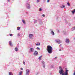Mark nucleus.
Listing matches in <instances>:
<instances>
[{"instance_id":"a211bd4d","label":"nucleus","mask_w":75,"mask_h":75,"mask_svg":"<svg viewBox=\"0 0 75 75\" xmlns=\"http://www.w3.org/2000/svg\"><path fill=\"white\" fill-rule=\"evenodd\" d=\"M16 51H18V48L17 47H16L15 48Z\"/></svg>"},{"instance_id":"f257e3e1","label":"nucleus","mask_w":75,"mask_h":75,"mask_svg":"<svg viewBox=\"0 0 75 75\" xmlns=\"http://www.w3.org/2000/svg\"><path fill=\"white\" fill-rule=\"evenodd\" d=\"M47 50L49 54H51L52 52V47L50 45L47 46Z\"/></svg>"},{"instance_id":"9b49d317","label":"nucleus","mask_w":75,"mask_h":75,"mask_svg":"<svg viewBox=\"0 0 75 75\" xmlns=\"http://www.w3.org/2000/svg\"><path fill=\"white\" fill-rule=\"evenodd\" d=\"M33 37V35L32 34H30L29 37L30 38H31V37Z\"/></svg>"},{"instance_id":"39448f33","label":"nucleus","mask_w":75,"mask_h":75,"mask_svg":"<svg viewBox=\"0 0 75 75\" xmlns=\"http://www.w3.org/2000/svg\"><path fill=\"white\" fill-rule=\"evenodd\" d=\"M55 41L57 42V43H58V44H61L62 42L60 41V40H55Z\"/></svg>"},{"instance_id":"37998d69","label":"nucleus","mask_w":75,"mask_h":75,"mask_svg":"<svg viewBox=\"0 0 75 75\" xmlns=\"http://www.w3.org/2000/svg\"><path fill=\"white\" fill-rule=\"evenodd\" d=\"M61 45H60V47H61Z\"/></svg>"},{"instance_id":"f03ea898","label":"nucleus","mask_w":75,"mask_h":75,"mask_svg":"<svg viewBox=\"0 0 75 75\" xmlns=\"http://www.w3.org/2000/svg\"><path fill=\"white\" fill-rule=\"evenodd\" d=\"M59 73L60 74H61L62 73H63V72H64V71L62 69V67L61 66L59 67Z\"/></svg>"},{"instance_id":"473e14b6","label":"nucleus","mask_w":75,"mask_h":75,"mask_svg":"<svg viewBox=\"0 0 75 75\" xmlns=\"http://www.w3.org/2000/svg\"><path fill=\"white\" fill-rule=\"evenodd\" d=\"M73 75H75V70L74 71V73L73 74Z\"/></svg>"},{"instance_id":"1a4fd4ad","label":"nucleus","mask_w":75,"mask_h":75,"mask_svg":"<svg viewBox=\"0 0 75 75\" xmlns=\"http://www.w3.org/2000/svg\"><path fill=\"white\" fill-rule=\"evenodd\" d=\"M30 51L31 52H34V48H30Z\"/></svg>"},{"instance_id":"a19ab883","label":"nucleus","mask_w":75,"mask_h":75,"mask_svg":"<svg viewBox=\"0 0 75 75\" xmlns=\"http://www.w3.org/2000/svg\"><path fill=\"white\" fill-rule=\"evenodd\" d=\"M56 58H57V57H55V59H56Z\"/></svg>"},{"instance_id":"9d476101","label":"nucleus","mask_w":75,"mask_h":75,"mask_svg":"<svg viewBox=\"0 0 75 75\" xmlns=\"http://www.w3.org/2000/svg\"><path fill=\"white\" fill-rule=\"evenodd\" d=\"M66 43H67V44H68L69 43V39H67L66 40Z\"/></svg>"},{"instance_id":"f8f14e48","label":"nucleus","mask_w":75,"mask_h":75,"mask_svg":"<svg viewBox=\"0 0 75 75\" xmlns=\"http://www.w3.org/2000/svg\"><path fill=\"white\" fill-rule=\"evenodd\" d=\"M9 44L10 46H11L12 47L13 46V45H12V43H11V42L10 41L9 42Z\"/></svg>"},{"instance_id":"c756f323","label":"nucleus","mask_w":75,"mask_h":75,"mask_svg":"<svg viewBox=\"0 0 75 75\" xmlns=\"http://www.w3.org/2000/svg\"><path fill=\"white\" fill-rule=\"evenodd\" d=\"M47 3H49L50 2V0H47Z\"/></svg>"},{"instance_id":"7c9ffc66","label":"nucleus","mask_w":75,"mask_h":75,"mask_svg":"<svg viewBox=\"0 0 75 75\" xmlns=\"http://www.w3.org/2000/svg\"><path fill=\"white\" fill-rule=\"evenodd\" d=\"M42 16L43 17H45V15H44V14H43V15H42Z\"/></svg>"},{"instance_id":"a878e982","label":"nucleus","mask_w":75,"mask_h":75,"mask_svg":"<svg viewBox=\"0 0 75 75\" xmlns=\"http://www.w3.org/2000/svg\"><path fill=\"white\" fill-rule=\"evenodd\" d=\"M37 50H40V48H39V47H37Z\"/></svg>"},{"instance_id":"c03bdc74","label":"nucleus","mask_w":75,"mask_h":75,"mask_svg":"<svg viewBox=\"0 0 75 75\" xmlns=\"http://www.w3.org/2000/svg\"><path fill=\"white\" fill-rule=\"evenodd\" d=\"M28 1H29V0H28Z\"/></svg>"},{"instance_id":"4be33fe9","label":"nucleus","mask_w":75,"mask_h":75,"mask_svg":"<svg viewBox=\"0 0 75 75\" xmlns=\"http://www.w3.org/2000/svg\"><path fill=\"white\" fill-rule=\"evenodd\" d=\"M39 10V11H42V9L40 8Z\"/></svg>"},{"instance_id":"6e6552de","label":"nucleus","mask_w":75,"mask_h":75,"mask_svg":"<svg viewBox=\"0 0 75 75\" xmlns=\"http://www.w3.org/2000/svg\"><path fill=\"white\" fill-rule=\"evenodd\" d=\"M27 7L28 9H30V5L28 4H27Z\"/></svg>"},{"instance_id":"4c0bfd02","label":"nucleus","mask_w":75,"mask_h":75,"mask_svg":"<svg viewBox=\"0 0 75 75\" xmlns=\"http://www.w3.org/2000/svg\"><path fill=\"white\" fill-rule=\"evenodd\" d=\"M59 51H61V49H59Z\"/></svg>"},{"instance_id":"dca6fc26","label":"nucleus","mask_w":75,"mask_h":75,"mask_svg":"<svg viewBox=\"0 0 75 75\" xmlns=\"http://www.w3.org/2000/svg\"><path fill=\"white\" fill-rule=\"evenodd\" d=\"M22 22L24 24H25V22L23 19L22 20Z\"/></svg>"},{"instance_id":"ddd939ff","label":"nucleus","mask_w":75,"mask_h":75,"mask_svg":"<svg viewBox=\"0 0 75 75\" xmlns=\"http://www.w3.org/2000/svg\"><path fill=\"white\" fill-rule=\"evenodd\" d=\"M42 56H40L38 58V59H39V61H41V58H42Z\"/></svg>"},{"instance_id":"58836bf2","label":"nucleus","mask_w":75,"mask_h":75,"mask_svg":"<svg viewBox=\"0 0 75 75\" xmlns=\"http://www.w3.org/2000/svg\"><path fill=\"white\" fill-rule=\"evenodd\" d=\"M58 33H59V30H58Z\"/></svg>"},{"instance_id":"b1692460","label":"nucleus","mask_w":75,"mask_h":75,"mask_svg":"<svg viewBox=\"0 0 75 75\" xmlns=\"http://www.w3.org/2000/svg\"><path fill=\"white\" fill-rule=\"evenodd\" d=\"M40 24H42V21H40Z\"/></svg>"},{"instance_id":"aec40b11","label":"nucleus","mask_w":75,"mask_h":75,"mask_svg":"<svg viewBox=\"0 0 75 75\" xmlns=\"http://www.w3.org/2000/svg\"><path fill=\"white\" fill-rule=\"evenodd\" d=\"M17 29L18 30H20V27H18L17 28Z\"/></svg>"},{"instance_id":"5701e85b","label":"nucleus","mask_w":75,"mask_h":75,"mask_svg":"<svg viewBox=\"0 0 75 75\" xmlns=\"http://www.w3.org/2000/svg\"><path fill=\"white\" fill-rule=\"evenodd\" d=\"M37 23V20H35V21L34 23L35 24V23Z\"/></svg>"},{"instance_id":"c85d7f7f","label":"nucleus","mask_w":75,"mask_h":75,"mask_svg":"<svg viewBox=\"0 0 75 75\" xmlns=\"http://www.w3.org/2000/svg\"><path fill=\"white\" fill-rule=\"evenodd\" d=\"M10 36H11V37H12V36H13V34H10Z\"/></svg>"},{"instance_id":"72a5a7b5","label":"nucleus","mask_w":75,"mask_h":75,"mask_svg":"<svg viewBox=\"0 0 75 75\" xmlns=\"http://www.w3.org/2000/svg\"><path fill=\"white\" fill-rule=\"evenodd\" d=\"M18 36H20V34H18Z\"/></svg>"},{"instance_id":"6ab92c4d","label":"nucleus","mask_w":75,"mask_h":75,"mask_svg":"<svg viewBox=\"0 0 75 75\" xmlns=\"http://www.w3.org/2000/svg\"><path fill=\"white\" fill-rule=\"evenodd\" d=\"M75 12V9H74L73 11H72V13H74Z\"/></svg>"},{"instance_id":"20e7f679","label":"nucleus","mask_w":75,"mask_h":75,"mask_svg":"<svg viewBox=\"0 0 75 75\" xmlns=\"http://www.w3.org/2000/svg\"><path fill=\"white\" fill-rule=\"evenodd\" d=\"M29 72H30V70L26 69V75H29Z\"/></svg>"},{"instance_id":"bb28decb","label":"nucleus","mask_w":75,"mask_h":75,"mask_svg":"<svg viewBox=\"0 0 75 75\" xmlns=\"http://www.w3.org/2000/svg\"><path fill=\"white\" fill-rule=\"evenodd\" d=\"M23 64H24V65H25V62H24V61H23Z\"/></svg>"},{"instance_id":"cd10ccee","label":"nucleus","mask_w":75,"mask_h":75,"mask_svg":"<svg viewBox=\"0 0 75 75\" xmlns=\"http://www.w3.org/2000/svg\"><path fill=\"white\" fill-rule=\"evenodd\" d=\"M40 2V0H37V3H39Z\"/></svg>"},{"instance_id":"4468645a","label":"nucleus","mask_w":75,"mask_h":75,"mask_svg":"<svg viewBox=\"0 0 75 75\" xmlns=\"http://www.w3.org/2000/svg\"><path fill=\"white\" fill-rule=\"evenodd\" d=\"M61 8H65V5H62V6H60Z\"/></svg>"},{"instance_id":"0eeeda50","label":"nucleus","mask_w":75,"mask_h":75,"mask_svg":"<svg viewBox=\"0 0 75 75\" xmlns=\"http://www.w3.org/2000/svg\"><path fill=\"white\" fill-rule=\"evenodd\" d=\"M50 31H51V34L52 35H55V33L54 32V31L50 29Z\"/></svg>"},{"instance_id":"423d86ee","label":"nucleus","mask_w":75,"mask_h":75,"mask_svg":"<svg viewBox=\"0 0 75 75\" xmlns=\"http://www.w3.org/2000/svg\"><path fill=\"white\" fill-rule=\"evenodd\" d=\"M38 52L36 51H35L34 53H33V54H34V55H35V56H36V55H38Z\"/></svg>"},{"instance_id":"f704fd0d","label":"nucleus","mask_w":75,"mask_h":75,"mask_svg":"<svg viewBox=\"0 0 75 75\" xmlns=\"http://www.w3.org/2000/svg\"><path fill=\"white\" fill-rule=\"evenodd\" d=\"M21 70H23V68H21Z\"/></svg>"},{"instance_id":"2eb2a0df","label":"nucleus","mask_w":75,"mask_h":75,"mask_svg":"<svg viewBox=\"0 0 75 75\" xmlns=\"http://www.w3.org/2000/svg\"><path fill=\"white\" fill-rule=\"evenodd\" d=\"M36 45H40V43L39 42H37L36 43Z\"/></svg>"},{"instance_id":"79ce46f5","label":"nucleus","mask_w":75,"mask_h":75,"mask_svg":"<svg viewBox=\"0 0 75 75\" xmlns=\"http://www.w3.org/2000/svg\"><path fill=\"white\" fill-rule=\"evenodd\" d=\"M74 30H75V27H74Z\"/></svg>"},{"instance_id":"f3484780","label":"nucleus","mask_w":75,"mask_h":75,"mask_svg":"<svg viewBox=\"0 0 75 75\" xmlns=\"http://www.w3.org/2000/svg\"><path fill=\"white\" fill-rule=\"evenodd\" d=\"M9 75H13V74H12V72H9Z\"/></svg>"},{"instance_id":"e433bc0d","label":"nucleus","mask_w":75,"mask_h":75,"mask_svg":"<svg viewBox=\"0 0 75 75\" xmlns=\"http://www.w3.org/2000/svg\"><path fill=\"white\" fill-rule=\"evenodd\" d=\"M52 68H53V65H52Z\"/></svg>"},{"instance_id":"2f4dec72","label":"nucleus","mask_w":75,"mask_h":75,"mask_svg":"<svg viewBox=\"0 0 75 75\" xmlns=\"http://www.w3.org/2000/svg\"><path fill=\"white\" fill-rule=\"evenodd\" d=\"M43 67L44 68H45V64H43Z\"/></svg>"},{"instance_id":"412c9836","label":"nucleus","mask_w":75,"mask_h":75,"mask_svg":"<svg viewBox=\"0 0 75 75\" xmlns=\"http://www.w3.org/2000/svg\"><path fill=\"white\" fill-rule=\"evenodd\" d=\"M67 4L68 6H70V4H69V2L67 3Z\"/></svg>"},{"instance_id":"c9c22d12","label":"nucleus","mask_w":75,"mask_h":75,"mask_svg":"<svg viewBox=\"0 0 75 75\" xmlns=\"http://www.w3.org/2000/svg\"><path fill=\"white\" fill-rule=\"evenodd\" d=\"M11 0H8V2H10V1Z\"/></svg>"},{"instance_id":"ea45409f","label":"nucleus","mask_w":75,"mask_h":75,"mask_svg":"<svg viewBox=\"0 0 75 75\" xmlns=\"http://www.w3.org/2000/svg\"><path fill=\"white\" fill-rule=\"evenodd\" d=\"M61 48H62V49H63V47H61Z\"/></svg>"},{"instance_id":"7ed1b4c3","label":"nucleus","mask_w":75,"mask_h":75,"mask_svg":"<svg viewBox=\"0 0 75 75\" xmlns=\"http://www.w3.org/2000/svg\"><path fill=\"white\" fill-rule=\"evenodd\" d=\"M68 70L67 69L66 70V71H65V73L64 74V73H62L61 74H60L62 75H68Z\"/></svg>"},{"instance_id":"393cba45","label":"nucleus","mask_w":75,"mask_h":75,"mask_svg":"<svg viewBox=\"0 0 75 75\" xmlns=\"http://www.w3.org/2000/svg\"><path fill=\"white\" fill-rule=\"evenodd\" d=\"M42 64H43V65H45V62H44L42 61Z\"/></svg>"}]
</instances>
